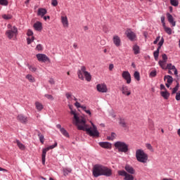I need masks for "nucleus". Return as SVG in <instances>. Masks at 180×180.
<instances>
[{
  "mask_svg": "<svg viewBox=\"0 0 180 180\" xmlns=\"http://www.w3.org/2000/svg\"><path fill=\"white\" fill-rule=\"evenodd\" d=\"M75 126L77 127V130H82L83 131H86V134L90 136V137H99V131H98V127L96 125L91 123V126L86 124V119L84 117H77V114H75Z\"/></svg>",
  "mask_w": 180,
  "mask_h": 180,
  "instance_id": "f257e3e1",
  "label": "nucleus"
},
{
  "mask_svg": "<svg viewBox=\"0 0 180 180\" xmlns=\"http://www.w3.org/2000/svg\"><path fill=\"white\" fill-rule=\"evenodd\" d=\"M113 172L112 169L104 166L103 165L96 164L93 167L92 175L94 178H98V176H111Z\"/></svg>",
  "mask_w": 180,
  "mask_h": 180,
  "instance_id": "f03ea898",
  "label": "nucleus"
},
{
  "mask_svg": "<svg viewBox=\"0 0 180 180\" xmlns=\"http://www.w3.org/2000/svg\"><path fill=\"white\" fill-rule=\"evenodd\" d=\"M82 72L84 75H82ZM77 75L78 78L79 79H82V81H84V75L85 77L86 81L88 82H91V80L92 79V76L91 75V73L86 71V68L85 66H82L81 70L77 71Z\"/></svg>",
  "mask_w": 180,
  "mask_h": 180,
  "instance_id": "7ed1b4c3",
  "label": "nucleus"
},
{
  "mask_svg": "<svg viewBox=\"0 0 180 180\" xmlns=\"http://www.w3.org/2000/svg\"><path fill=\"white\" fill-rule=\"evenodd\" d=\"M136 158L139 162H143V164L147 162L148 160V155L144 153V150L138 149L136 150Z\"/></svg>",
  "mask_w": 180,
  "mask_h": 180,
  "instance_id": "20e7f679",
  "label": "nucleus"
},
{
  "mask_svg": "<svg viewBox=\"0 0 180 180\" xmlns=\"http://www.w3.org/2000/svg\"><path fill=\"white\" fill-rule=\"evenodd\" d=\"M114 146L119 153H127L129 151V145L123 141H117Z\"/></svg>",
  "mask_w": 180,
  "mask_h": 180,
  "instance_id": "39448f33",
  "label": "nucleus"
},
{
  "mask_svg": "<svg viewBox=\"0 0 180 180\" xmlns=\"http://www.w3.org/2000/svg\"><path fill=\"white\" fill-rule=\"evenodd\" d=\"M58 144V143H57V141H56L53 145L46 147L42 150V154H41L42 165H46V155L47 154V151H49V150H53V148H56Z\"/></svg>",
  "mask_w": 180,
  "mask_h": 180,
  "instance_id": "423d86ee",
  "label": "nucleus"
},
{
  "mask_svg": "<svg viewBox=\"0 0 180 180\" xmlns=\"http://www.w3.org/2000/svg\"><path fill=\"white\" fill-rule=\"evenodd\" d=\"M18 27L16 26L13 27V30H8L6 31V36L9 39V40H12L13 39V36H18Z\"/></svg>",
  "mask_w": 180,
  "mask_h": 180,
  "instance_id": "0eeeda50",
  "label": "nucleus"
},
{
  "mask_svg": "<svg viewBox=\"0 0 180 180\" xmlns=\"http://www.w3.org/2000/svg\"><path fill=\"white\" fill-rule=\"evenodd\" d=\"M125 34L130 41H136L137 40V35L130 28L126 30Z\"/></svg>",
  "mask_w": 180,
  "mask_h": 180,
  "instance_id": "6e6552de",
  "label": "nucleus"
},
{
  "mask_svg": "<svg viewBox=\"0 0 180 180\" xmlns=\"http://www.w3.org/2000/svg\"><path fill=\"white\" fill-rule=\"evenodd\" d=\"M163 44H164V37H162L160 41L158 44V46L157 50L153 52V56H154L155 61H157L158 60V57L160 56V50H161V47H162Z\"/></svg>",
  "mask_w": 180,
  "mask_h": 180,
  "instance_id": "1a4fd4ad",
  "label": "nucleus"
},
{
  "mask_svg": "<svg viewBox=\"0 0 180 180\" xmlns=\"http://www.w3.org/2000/svg\"><path fill=\"white\" fill-rule=\"evenodd\" d=\"M117 174L119 176H124V180H134V176L124 170H118Z\"/></svg>",
  "mask_w": 180,
  "mask_h": 180,
  "instance_id": "9d476101",
  "label": "nucleus"
},
{
  "mask_svg": "<svg viewBox=\"0 0 180 180\" xmlns=\"http://www.w3.org/2000/svg\"><path fill=\"white\" fill-rule=\"evenodd\" d=\"M122 77L126 81V83L129 85L131 84V75L129 71H123L122 73Z\"/></svg>",
  "mask_w": 180,
  "mask_h": 180,
  "instance_id": "9b49d317",
  "label": "nucleus"
},
{
  "mask_svg": "<svg viewBox=\"0 0 180 180\" xmlns=\"http://www.w3.org/2000/svg\"><path fill=\"white\" fill-rule=\"evenodd\" d=\"M122 77L126 81V83L129 85L131 84V75L129 71H123L122 73Z\"/></svg>",
  "mask_w": 180,
  "mask_h": 180,
  "instance_id": "f8f14e48",
  "label": "nucleus"
},
{
  "mask_svg": "<svg viewBox=\"0 0 180 180\" xmlns=\"http://www.w3.org/2000/svg\"><path fill=\"white\" fill-rule=\"evenodd\" d=\"M96 89L98 92H101L102 94H105L108 92V86L105 84H98L96 85Z\"/></svg>",
  "mask_w": 180,
  "mask_h": 180,
  "instance_id": "ddd939ff",
  "label": "nucleus"
},
{
  "mask_svg": "<svg viewBox=\"0 0 180 180\" xmlns=\"http://www.w3.org/2000/svg\"><path fill=\"white\" fill-rule=\"evenodd\" d=\"M37 58L38 61L42 62V63H47V61H50V58L46 56V54L43 53H38L37 54Z\"/></svg>",
  "mask_w": 180,
  "mask_h": 180,
  "instance_id": "4468645a",
  "label": "nucleus"
},
{
  "mask_svg": "<svg viewBox=\"0 0 180 180\" xmlns=\"http://www.w3.org/2000/svg\"><path fill=\"white\" fill-rule=\"evenodd\" d=\"M34 33L33 31L32 30H28L27 32V36L30 37L32 36V37H27V44H32V43H33V41H34V36H33Z\"/></svg>",
  "mask_w": 180,
  "mask_h": 180,
  "instance_id": "2eb2a0df",
  "label": "nucleus"
},
{
  "mask_svg": "<svg viewBox=\"0 0 180 180\" xmlns=\"http://www.w3.org/2000/svg\"><path fill=\"white\" fill-rule=\"evenodd\" d=\"M122 95H125V96H130L131 95V91L129 89V86L123 84L120 89Z\"/></svg>",
  "mask_w": 180,
  "mask_h": 180,
  "instance_id": "dca6fc26",
  "label": "nucleus"
},
{
  "mask_svg": "<svg viewBox=\"0 0 180 180\" xmlns=\"http://www.w3.org/2000/svg\"><path fill=\"white\" fill-rule=\"evenodd\" d=\"M16 119L18 122H20V123H22V124H26L29 121L27 117L25 116L23 114H19Z\"/></svg>",
  "mask_w": 180,
  "mask_h": 180,
  "instance_id": "f3484780",
  "label": "nucleus"
},
{
  "mask_svg": "<svg viewBox=\"0 0 180 180\" xmlns=\"http://www.w3.org/2000/svg\"><path fill=\"white\" fill-rule=\"evenodd\" d=\"M33 27L34 30L41 32L43 30V23H41L40 21H37L35 23H34Z\"/></svg>",
  "mask_w": 180,
  "mask_h": 180,
  "instance_id": "a211bd4d",
  "label": "nucleus"
},
{
  "mask_svg": "<svg viewBox=\"0 0 180 180\" xmlns=\"http://www.w3.org/2000/svg\"><path fill=\"white\" fill-rule=\"evenodd\" d=\"M166 15L169 23H170L172 26L175 27L176 25V22H175V20H174V17L172 16V15H171V13H167Z\"/></svg>",
  "mask_w": 180,
  "mask_h": 180,
  "instance_id": "6ab92c4d",
  "label": "nucleus"
},
{
  "mask_svg": "<svg viewBox=\"0 0 180 180\" xmlns=\"http://www.w3.org/2000/svg\"><path fill=\"white\" fill-rule=\"evenodd\" d=\"M112 41L116 47H120V44H122V40L120 39V37L115 35L112 38Z\"/></svg>",
  "mask_w": 180,
  "mask_h": 180,
  "instance_id": "aec40b11",
  "label": "nucleus"
},
{
  "mask_svg": "<svg viewBox=\"0 0 180 180\" xmlns=\"http://www.w3.org/2000/svg\"><path fill=\"white\" fill-rule=\"evenodd\" d=\"M125 171L128 172V174H131V175H134V174L136 173V170L133 167L130 166V165H126L124 167Z\"/></svg>",
  "mask_w": 180,
  "mask_h": 180,
  "instance_id": "412c9836",
  "label": "nucleus"
},
{
  "mask_svg": "<svg viewBox=\"0 0 180 180\" xmlns=\"http://www.w3.org/2000/svg\"><path fill=\"white\" fill-rule=\"evenodd\" d=\"M47 14V9L44 8H39L37 11V15L40 16L41 18H43L44 15Z\"/></svg>",
  "mask_w": 180,
  "mask_h": 180,
  "instance_id": "4be33fe9",
  "label": "nucleus"
},
{
  "mask_svg": "<svg viewBox=\"0 0 180 180\" xmlns=\"http://www.w3.org/2000/svg\"><path fill=\"white\" fill-rule=\"evenodd\" d=\"M99 146H101L102 148H107V149L112 148V143L109 142H100Z\"/></svg>",
  "mask_w": 180,
  "mask_h": 180,
  "instance_id": "5701e85b",
  "label": "nucleus"
},
{
  "mask_svg": "<svg viewBox=\"0 0 180 180\" xmlns=\"http://www.w3.org/2000/svg\"><path fill=\"white\" fill-rule=\"evenodd\" d=\"M171 94L169 93L168 90L160 91V96L166 101L169 99Z\"/></svg>",
  "mask_w": 180,
  "mask_h": 180,
  "instance_id": "b1692460",
  "label": "nucleus"
},
{
  "mask_svg": "<svg viewBox=\"0 0 180 180\" xmlns=\"http://www.w3.org/2000/svg\"><path fill=\"white\" fill-rule=\"evenodd\" d=\"M119 124L120 126H122L124 129H126L127 127V122H126V120L123 117L119 118Z\"/></svg>",
  "mask_w": 180,
  "mask_h": 180,
  "instance_id": "393cba45",
  "label": "nucleus"
},
{
  "mask_svg": "<svg viewBox=\"0 0 180 180\" xmlns=\"http://www.w3.org/2000/svg\"><path fill=\"white\" fill-rule=\"evenodd\" d=\"M14 143H16L18 148L20 150H21L22 151H25V150H26V146L25 145H23V143H22L20 142V141H19V139H16L15 142H14Z\"/></svg>",
  "mask_w": 180,
  "mask_h": 180,
  "instance_id": "a878e982",
  "label": "nucleus"
},
{
  "mask_svg": "<svg viewBox=\"0 0 180 180\" xmlns=\"http://www.w3.org/2000/svg\"><path fill=\"white\" fill-rule=\"evenodd\" d=\"M72 108H73L72 105H69V109L71 110L70 115H73V123L75 124V115L77 117H79L78 116V114H77V110H73Z\"/></svg>",
  "mask_w": 180,
  "mask_h": 180,
  "instance_id": "bb28decb",
  "label": "nucleus"
},
{
  "mask_svg": "<svg viewBox=\"0 0 180 180\" xmlns=\"http://www.w3.org/2000/svg\"><path fill=\"white\" fill-rule=\"evenodd\" d=\"M34 105L38 112H41L42 109H44V106L43 105V104H41V103L39 101H36Z\"/></svg>",
  "mask_w": 180,
  "mask_h": 180,
  "instance_id": "cd10ccee",
  "label": "nucleus"
},
{
  "mask_svg": "<svg viewBox=\"0 0 180 180\" xmlns=\"http://www.w3.org/2000/svg\"><path fill=\"white\" fill-rule=\"evenodd\" d=\"M61 22L62 24L63 25L64 27H68V18L67 16H62L61 17Z\"/></svg>",
  "mask_w": 180,
  "mask_h": 180,
  "instance_id": "c85d7f7f",
  "label": "nucleus"
},
{
  "mask_svg": "<svg viewBox=\"0 0 180 180\" xmlns=\"http://www.w3.org/2000/svg\"><path fill=\"white\" fill-rule=\"evenodd\" d=\"M132 50L135 56H137V54H140V46H139V45L137 44L134 45L132 47Z\"/></svg>",
  "mask_w": 180,
  "mask_h": 180,
  "instance_id": "c756f323",
  "label": "nucleus"
},
{
  "mask_svg": "<svg viewBox=\"0 0 180 180\" xmlns=\"http://www.w3.org/2000/svg\"><path fill=\"white\" fill-rule=\"evenodd\" d=\"M176 85L173 88L172 91V95H174V94H176L178 92V89H179V82L178 80H176Z\"/></svg>",
  "mask_w": 180,
  "mask_h": 180,
  "instance_id": "7c9ffc66",
  "label": "nucleus"
},
{
  "mask_svg": "<svg viewBox=\"0 0 180 180\" xmlns=\"http://www.w3.org/2000/svg\"><path fill=\"white\" fill-rule=\"evenodd\" d=\"M63 176H67V175H68V174H71V172H72V169H71L70 168L65 167L63 169Z\"/></svg>",
  "mask_w": 180,
  "mask_h": 180,
  "instance_id": "2f4dec72",
  "label": "nucleus"
},
{
  "mask_svg": "<svg viewBox=\"0 0 180 180\" xmlns=\"http://www.w3.org/2000/svg\"><path fill=\"white\" fill-rule=\"evenodd\" d=\"M164 79L165 81V79L167 80V84H172V82H174V78H172V76L171 75H165L164 77Z\"/></svg>",
  "mask_w": 180,
  "mask_h": 180,
  "instance_id": "473e14b6",
  "label": "nucleus"
},
{
  "mask_svg": "<svg viewBox=\"0 0 180 180\" xmlns=\"http://www.w3.org/2000/svg\"><path fill=\"white\" fill-rule=\"evenodd\" d=\"M37 136L39 137L40 143H41V144H44V135H43V134H41V132L39 131Z\"/></svg>",
  "mask_w": 180,
  "mask_h": 180,
  "instance_id": "72a5a7b5",
  "label": "nucleus"
},
{
  "mask_svg": "<svg viewBox=\"0 0 180 180\" xmlns=\"http://www.w3.org/2000/svg\"><path fill=\"white\" fill-rule=\"evenodd\" d=\"M148 127L150 130H155V127L154 126V122L153 120H148Z\"/></svg>",
  "mask_w": 180,
  "mask_h": 180,
  "instance_id": "f704fd0d",
  "label": "nucleus"
},
{
  "mask_svg": "<svg viewBox=\"0 0 180 180\" xmlns=\"http://www.w3.org/2000/svg\"><path fill=\"white\" fill-rule=\"evenodd\" d=\"M60 133L63 134V136L67 137V139H70V134L64 128L61 129Z\"/></svg>",
  "mask_w": 180,
  "mask_h": 180,
  "instance_id": "c9c22d12",
  "label": "nucleus"
},
{
  "mask_svg": "<svg viewBox=\"0 0 180 180\" xmlns=\"http://www.w3.org/2000/svg\"><path fill=\"white\" fill-rule=\"evenodd\" d=\"M167 63V62L163 61V60H159L158 64L160 65V67L162 69V70H167V67H165V64Z\"/></svg>",
  "mask_w": 180,
  "mask_h": 180,
  "instance_id": "e433bc0d",
  "label": "nucleus"
},
{
  "mask_svg": "<svg viewBox=\"0 0 180 180\" xmlns=\"http://www.w3.org/2000/svg\"><path fill=\"white\" fill-rule=\"evenodd\" d=\"M134 78L136 80V81H140L141 79V77H140V72L139 71H135L134 73Z\"/></svg>",
  "mask_w": 180,
  "mask_h": 180,
  "instance_id": "4c0bfd02",
  "label": "nucleus"
},
{
  "mask_svg": "<svg viewBox=\"0 0 180 180\" xmlns=\"http://www.w3.org/2000/svg\"><path fill=\"white\" fill-rule=\"evenodd\" d=\"M25 78L27 79H28V81H30V82H34V81H35V79H34V77L32 75H27L26 76H25Z\"/></svg>",
  "mask_w": 180,
  "mask_h": 180,
  "instance_id": "58836bf2",
  "label": "nucleus"
},
{
  "mask_svg": "<svg viewBox=\"0 0 180 180\" xmlns=\"http://www.w3.org/2000/svg\"><path fill=\"white\" fill-rule=\"evenodd\" d=\"M3 19L5 20H10V19H12V15L11 14H4L2 15Z\"/></svg>",
  "mask_w": 180,
  "mask_h": 180,
  "instance_id": "ea45409f",
  "label": "nucleus"
},
{
  "mask_svg": "<svg viewBox=\"0 0 180 180\" xmlns=\"http://www.w3.org/2000/svg\"><path fill=\"white\" fill-rule=\"evenodd\" d=\"M164 30H165V33H167V34H169V35L172 34V29H171V27H165L164 29Z\"/></svg>",
  "mask_w": 180,
  "mask_h": 180,
  "instance_id": "a19ab883",
  "label": "nucleus"
},
{
  "mask_svg": "<svg viewBox=\"0 0 180 180\" xmlns=\"http://www.w3.org/2000/svg\"><path fill=\"white\" fill-rule=\"evenodd\" d=\"M27 66L28 67L29 70L32 71V72H36V71H37V68H36V67H33L30 64H27Z\"/></svg>",
  "mask_w": 180,
  "mask_h": 180,
  "instance_id": "79ce46f5",
  "label": "nucleus"
},
{
  "mask_svg": "<svg viewBox=\"0 0 180 180\" xmlns=\"http://www.w3.org/2000/svg\"><path fill=\"white\" fill-rule=\"evenodd\" d=\"M170 4L172 6H178L179 1L178 0H170Z\"/></svg>",
  "mask_w": 180,
  "mask_h": 180,
  "instance_id": "37998d69",
  "label": "nucleus"
},
{
  "mask_svg": "<svg viewBox=\"0 0 180 180\" xmlns=\"http://www.w3.org/2000/svg\"><path fill=\"white\" fill-rule=\"evenodd\" d=\"M149 77H150V78H155V77H157V70H152L149 75Z\"/></svg>",
  "mask_w": 180,
  "mask_h": 180,
  "instance_id": "c03bdc74",
  "label": "nucleus"
},
{
  "mask_svg": "<svg viewBox=\"0 0 180 180\" xmlns=\"http://www.w3.org/2000/svg\"><path fill=\"white\" fill-rule=\"evenodd\" d=\"M9 4V1L8 0H0V5H2V6H8Z\"/></svg>",
  "mask_w": 180,
  "mask_h": 180,
  "instance_id": "a18cd8bd",
  "label": "nucleus"
},
{
  "mask_svg": "<svg viewBox=\"0 0 180 180\" xmlns=\"http://www.w3.org/2000/svg\"><path fill=\"white\" fill-rule=\"evenodd\" d=\"M116 134L115 132L111 133V136H108L107 140L113 141L115 139Z\"/></svg>",
  "mask_w": 180,
  "mask_h": 180,
  "instance_id": "49530a36",
  "label": "nucleus"
},
{
  "mask_svg": "<svg viewBox=\"0 0 180 180\" xmlns=\"http://www.w3.org/2000/svg\"><path fill=\"white\" fill-rule=\"evenodd\" d=\"M166 70H175V65H172V63H168Z\"/></svg>",
  "mask_w": 180,
  "mask_h": 180,
  "instance_id": "de8ad7c7",
  "label": "nucleus"
},
{
  "mask_svg": "<svg viewBox=\"0 0 180 180\" xmlns=\"http://www.w3.org/2000/svg\"><path fill=\"white\" fill-rule=\"evenodd\" d=\"M44 96L47 99H49L51 101H54V97H53V96L51 94H45Z\"/></svg>",
  "mask_w": 180,
  "mask_h": 180,
  "instance_id": "09e8293b",
  "label": "nucleus"
},
{
  "mask_svg": "<svg viewBox=\"0 0 180 180\" xmlns=\"http://www.w3.org/2000/svg\"><path fill=\"white\" fill-rule=\"evenodd\" d=\"M36 50H37L38 51H43V45L41 44L37 45Z\"/></svg>",
  "mask_w": 180,
  "mask_h": 180,
  "instance_id": "8fccbe9b",
  "label": "nucleus"
},
{
  "mask_svg": "<svg viewBox=\"0 0 180 180\" xmlns=\"http://www.w3.org/2000/svg\"><path fill=\"white\" fill-rule=\"evenodd\" d=\"M162 61H165V63H167V60H168V56H167V54L165 53L162 55Z\"/></svg>",
  "mask_w": 180,
  "mask_h": 180,
  "instance_id": "3c124183",
  "label": "nucleus"
},
{
  "mask_svg": "<svg viewBox=\"0 0 180 180\" xmlns=\"http://www.w3.org/2000/svg\"><path fill=\"white\" fill-rule=\"evenodd\" d=\"M52 6H57L58 5V1L57 0H51Z\"/></svg>",
  "mask_w": 180,
  "mask_h": 180,
  "instance_id": "603ef678",
  "label": "nucleus"
},
{
  "mask_svg": "<svg viewBox=\"0 0 180 180\" xmlns=\"http://www.w3.org/2000/svg\"><path fill=\"white\" fill-rule=\"evenodd\" d=\"M146 147L148 148V150H150V151H153V146H151L150 143H146Z\"/></svg>",
  "mask_w": 180,
  "mask_h": 180,
  "instance_id": "864d4df0",
  "label": "nucleus"
},
{
  "mask_svg": "<svg viewBox=\"0 0 180 180\" xmlns=\"http://www.w3.org/2000/svg\"><path fill=\"white\" fill-rule=\"evenodd\" d=\"M176 101H180V91L176 93Z\"/></svg>",
  "mask_w": 180,
  "mask_h": 180,
  "instance_id": "5fc2aeb1",
  "label": "nucleus"
},
{
  "mask_svg": "<svg viewBox=\"0 0 180 180\" xmlns=\"http://www.w3.org/2000/svg\"><path fill=\"white\" fill-rule=\"evenodd\" d=\"M65 96H66L67 99H71L72 94H71V93L68 92L65 94Z\"/></svg>",
  "mask_w": 180,
  "mask_h": 180,
  "instance_id": "6e6d98bb",
  "label": "nucleus"
},
{
  "mask_svg": "<svg viewBox=\"0 0 180 180\" xmlns=\"http://www.w3.org/2000/svg\"><path fill=\"white\" fill-rule=\"evenodd\" d=\"M49 84H51V85H54V84H56V82L54 81V79L51 78L49 81Z\"/></svg>",
  "mask_w": 180,
  "mask_h": 180,
  "instance_id": "4d7b16f0",
  "label": "nucleus"
},
{
  "mask_svg": "<svg viewBox=\"0 0 180 180\" xmlns=\"http://www.w3.org/2000/svg\"><path fill=\"white\" fill-rule=\"evenodd\" d=\"M108 68H109L110 71H112L113 68H115V65L112 63H111V64L109 65Z\"/></svg>",
  "mask_w": 180,
  "mask_h": 180,
  "instance_id": "13d9d810",
  "label": "nucleus"
},
{
  "mask_svg": "<svg viewBox=\"0 0 180 180\" xmlns=\"http://www.w3.org/2000/svg\"><path fill=\"white\" fill-rule=\"evenodd\" d=\"M160 89L161 91H167V88H165V86L164 84H160Z\"/></svg>",
  "mask_w": 180,
  "mask_h": 180,
  "instance_id": "bf43d9fd",
  "label": "nucleus"
},
{
  "mask_svg": "<svg viewBox=\"0 0 180 180\" xmlns=\"http://www.w3.org/2000/svg\"><path fill=\"white\" fill-rule=\"evenodd\" d=\"M75 106H76V108H82L81 107V103H79V102L77 101L75 103Z\"/></svg>",
  "mask_w": 180,
  "mask_h": 180,
  "instance_id": "052dcab7",
  "label": "nucleus"
},
{
  "mask_svg": "<svg viewBox=\"0 0 180 180\" xmlns=\"http://www.w3.org/2000/svg\"><path fill=\"white\" fill-rule=\"evenodd\" d=\"M160 19H161V22H162V23L165 22V16L162 15V16L160 18Z\"/></svg>",
  "mask_w": 180,
  "mask_h": 180,
  "instance_id": "680f3d73",
  "label": "nucleus"
},
{
  "mask_svg": "<svg viewBox=\"0 0 180 180\" xmlns=\"http://www.w3.org/2000/svg\"><path fill=\"white\" fill-rule=\"evenodd\" d=\"M56 127H57V129H59L60 131H61V129H64V128L61 127V124H58L56 125Z\"/></svg>",
  "mask_w": 180,
  "mask_h": 180,
  "instance_id": "e2e57ef3",
  "label": "nucleus"
},
{
  "mask_svg": "<svg viewBox=\"0 0 180 180\" xmlns=\"http://www.w3.org/2000/svg\"><path fill=\"white\" fill-rule=\"evenodd\" d=\"M169 11L170 13H172V12L174 11V8L172 6H169Z\"/></svg>",
  "mask_w": 180,
  "mask_h": 180,
  "instance_id": "0e129e2a",
  "label": "nucleus"
},
{
  "mask_svg": "<svg viewBox=\"0 0 180 180\" xmlns=\"http://www.w3.org/2000/svg\"><path fill=\"white\" fill-rule=\"evenodd\" d=\"M44 17V20H47V19H49V20H50V15H47V16H43Z\"/></svg>",
  "mask_w": 180,
  "mask_h": 180,
  "instance_id": "69168bd1",
  "label": "nucleus"
},
{
  "mask_svg": "<svg viewBox=\"0 0 180 180\" xmlns=\"http://www.w3.org/2000/svg\"><path fill=\"white\" fill-rule=\"evenodd\" d=\"M73 47H74V49H75V50H77V49H78V44L77 43H74Z\"/></svg>",
  "mask_w": 180,
  "mask_h": 180,
  "instance_id": "338daca9",
  "label": "nucleus"
},
{
  "mask_svg": "<svg viewBox=\"0 0 180 180\" xmlns=\"http://www.w3.org/2000/svg\"><path fill=\"white\" fill-rule=\"evenodd\" d=\"M0 171H3V172H8V169L0 167Z\"/></svg>",
  "mask_w": 180,
  "mask_h": 180,
  "instance_id": "774afa93",
  "label": "nucleus"
}]
</instances>
